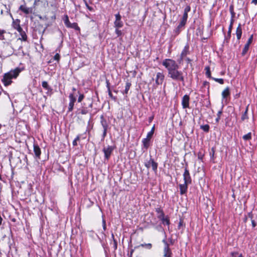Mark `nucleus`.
Returning <instances> with one entry per match:
<instances>
[{
  "label": "nucleus",
  "instance_id": "46",
  "mask_svg": "<svg viewBox=\"0 0 257 257\" xmlns=\"http://www.w3.org/2000/svg\"><path fill=\"white\" fill-rule=\"evenodd\" d=\"M6 33V31L5 30H0V39L1 40H4L5 39L4 38V34Z\"/></svg>",
  "mask_w": 257,
  "mask_h": 257
},
{
  "label": "nucleus",
  "instance_id": "5",
  "mask_svg": "<svg viewBox=\"0 0 257 257\" xmlns=\"http://www.w3.org/2000/svg\"><path fill=\"white\" fill-rule=\"evenodd\" d=\"M162 242L164 243V247L163 249V256L164 257H172L173 253L171 248L169 247V244L166 241V239H164Z\"/></svg>",
  "mask_w": 257,
  "mask_h": 257
},
{
  "label": "nucleus",
  "instance_id": "37",
  "mask_svg": "<svg viewBox=\"0 0 257 257\" xmlns=\"http://www.w3.org/2000/svg\"><path fill=\"white\" fill-rule=\"evenodd\" d=\"M212 80H214L215 81L218 82L221 84H223L224 83V80L222 78H212Z\"/></svg>",
  "mask_w": 257,
  "mask_h": 257
},
{
  "label": "nucleus",
  "instance_id": "20",
  "mask_svg": "<svg viewBox=\"0 0 257 257\" xmlns=\"http://www.w3.org/2000/svg\"><path fill=\"white\" fill-rule=\"evenodd\" d=\"M150 163H151V166L152 168V170L155 172H157L158 164L157 163L155 162L154 160L152 158L150 159Z\"/></svg>",
  "mask_w": 257,
  "mask_h": 257
},
{
  "label": "nucleus",
  "instance_id": "16",
  "mask_svg": "<svg viewBox=\"0 0 257 257\" xmlns=\"http://www.w3.org/2000/svg\"><path fill=\"white\" fill-rule=\"evenodd\" d=\"M151 140L146 138L143 139L142 143H143V149L144 148L146 150H147L150 145Z\"/></svg>",
  "mask_w": 257,
  "mask_h": 257
},
{
  "label": "nucleus",
  "instance_id": "6",
  "mask_svg": "<svg viewBox=\"0 0 257 257\" xmlns=\"http://www.w3.org/2000/svg\"><path fill=\"white\" fill-rule=\"evenodd\" d=\"M114 146H108L103 148L102 151L104 154L105 159L108 160L110 158L111 153L115 149Z\"/></svg>",
  "mask_w": 257,
  "mask_h": 257
},
{
  "label": "nucleus",
  "instance_id": "64",
  "mask_svg": "<svg viewBox=\"0 0 257 257\" xmlns=\"http://www.w3.org/2000/svg\"><path fill=\"white\" fill-rule=\"evenodd\" d=\"M134 251V249H132L130 251V253L129 254V257H133V253Z\"/></svg>",
  "mask_w": 257,
  "mask_h": 257
},
{
  "label": "nucleus",
  "instance_id": "28",
  "mask_svg": "<svg viewBox=\"0 0 257 257\" xmlns=\"http://www.w3.org/2000/svg\"><path fill=\"white\" fill-rule=\"evenodd\" d=\"M68 28L74 29L76 31H79L80 30V28L78 27L76 23H71Z\"/></svg>",
  "mask_w": 257,
  "mask_h": 257
},
{
  "label": "nucleus",
  "instance_id": "35",
  "mask_svg": "<svg viewBox=\"0 0 257 257\" xmlns=\"http://www.w3.org/2000/svg\"><path fill=\"white\" fill-rule=\"evenodd\" d=\"M142 246L147 248V249H150L152 247V244L151 243H144L141 244L140 245L138 246L137 247Z\"/></svg>",
  "mask_w": 257,
  "mask_h": 257
},
{
  "label": "nucleus",
  "instance_id": "52",
  "mask_svg": "<svg viewBox=\"0 0 257 257\" xmlns=\"http://www.w3.org/2000/svg\"><path fill=\"white\" fill-rule=\"evenodd\" d=\"M185 60L188 64H190L191 66H192V64L191 63V62L192 61V59H190L188 57H186L185 58Z\"/></svg>",
  "mask_w": 257,
  "mask_h": 257
},
{
  "label": "nucleus",
  "instance_id": "15",
  "mask_svg": "<svg viewBox=\"0 0 257 257\" xmlns=\"http://www.w3.org/2000/svg\"><path fill=\"white\" fill-rule=\"evenodd\" d=\"M189 53V46L186 44L181 53V59H183Z\"/></svg>",
  "mask_w": 257,
  "mask_h": 257
},
{
  "label": "nucleus",
  "instance_id": "31",
  "mask_svg": "<svg viewBox=\"0 0 257 257\" xmlns=\"http://www.w3.org/2000/svg\"><path fill=\"white\" fill-rule=\"evenodd\" d=\"M249 45H248V44H245L244 48L241 52L242 56H244L246 54L247 52L248 51V50L249 49Z\"/></svg>",
  "mask_w": 257,
  "mask_h": 257
},
{
  "label": "nucleus",
  "instance_id": "45",
  "mask_svg": "<svg viewBox=\"0 0 257 257\" xmlns=\"http://www.w3.org/2000/svg\"><path fill=\"white\" fill-rule=\"evenodd\" d=\"M107 130H105V129L103 130L101 141H103L104 138L106 137V134H107Z\"/></svg>",
  "mask_w": 257,
  "mask_h": 257
},
{
  "label": "nucleus",
  "instance_id": "3",
  "mask_svg": "<svg viewBox=\"0 0 257 257\" xmlns=\"http://www.w3.org/2000/svg\"><path fill=\"white\" fill-rule=\"evenodd\" d=\"M20 20L19 19H16V20H14L12 24L13 27L15 29H16L20 33L21 38H19V39L24 41H27V36L25 32L23 30V29L20 26Z\"/></svg>",
  "mask_w": 257,
  "mask_h": 257
},
{
  "label": "nucleus",
  "instance_id": "50",
  "mask_svg": "<svg viewBox=\"0 0 257 257\" xmlns=\"http://www.w3.org/2000/svg\"><path fill=\"white\" fill-rule=\"evenodd\" d=\"M154 133L151 132H149L148 134H147V138L151 140L153 135H154Z\"/></svg>",
  "mask_w": 257,
  "mask_h": 257
},
{
  "label": "nucleus",
  "instance_id": "23",
  "mask_svg": "<svg viewBox=\"0 0 257 257\" xmlns=\"http://www.w3.org/2000/svg\"><path fill=\"white\" fill-rule=\"evenodd\" d=\"M184 25L179 23L178 26L174 30V33L176 35H178L180 32L182 31V29L184 27Z\"/></svg>",
  "mask_w": 257,
  "mask_h": 257
},
{
  "label": "nucleus",
  "instance_id": "26",
  "mask_svg": "<svg viewBox=\"0 0 257 257\" xmlns=\"http://www.w3.org/2000/svg\"><path fill=\"white\" fill-rule=\"evenodd\" d=\"M123 24L121 20L115 21L114 22V27L115 28H121L123 27Z\"/></svg>",
  "mask_w": 257,
  "mask_h": 257
},
{
  "label": "nucleus",
  "instance_id": "27",
  "mask_svg": "<svg viewBox=\"0 0 257 257\" xmlns=\"http://www.w3.org/2000/svg\"><path fill=\"white\" fill-rule=\"evenodd\" d=\"M248 110V105L246 106L245 111L244 112V113L242 114V115L241 116V119L242 121H243L245 119H247L248 118V117L247 116Z\"/></svg>",
  "mask_w": 257,
  "mask_h": 257
},
{
  "label": "nucleus",
  "instance_id": "19",
  "mask_svg": "<svg viewBox=\"0 0 257 257\" xmlns=\"http://www.w3.org/2000/svg\"><path fill=\"white\" fill-rule=\"evenodd\" d=\"M237 39L239 40L242 35V28L241 24H239L236 30Z\"/></svg>",
  "mask_w": 257,
  "mask_h": 257
},
{
  "label": "nucleus",
  "instance_id": "48",
  "mask_svg": "<svg viewBox=\"0 0 257 257\" xmlns=\"http://www.w3.org/2000/svg\"><path fill=\"white\" fill-rule=\"evenodd\" d=\"M115 21H119L120 20H121V17L119 13H117V14L115 15Z\"/></svg>",
  "mask_w": 257,
  "mask_h": 257
},
{
  "label": "nucleus",
  "instance_id": "29",
  "mask_svg": "<svg viewBox=\"0 0 257 257\" xmlns=\"http://www.w3.org/2000/svg\"><path fill=\"white\" fill-rule=\"evenodd\" d=\"M205 70H206V75L207 77H208L210 79H212V78H213V77L211 76V71H210L209 66L205 67Z\"/></svg>",
  "mask_w": 257,
  "mask_h": 257
},
{
  "label": "nucleus",
  "instance_id": "24",
  "mask_svg": "<svg viewBox=\"0 0 257 257\" xmlns=\"http://www.w3.org/2000/svg\"><path fill=\"white\" fill-rule=\"evenodd\" d=\"M162 221V223L163 224H166L167 225H169L170 223L169 217L167 216L166 217H165V216H163V217L161 218L160 219Z\"/></svg>",
  "mask_w": 257,
  "mask_h": 257
},
{
  "label": "nucleus",
  "instance_id": "14",
  "mask_svg": "<svg viewBox=\"0 0 257 257\" xmlns=\"http://www.w3.org/2000/svg\"><path fill=\"white\" fill-rule=\"evenodd\" d=\"M19 10L27 15L31 14L33 12V9L32 8H27L25 5L20 6Z\"/></svg>",
  "mask_w": 257,
  "mask_h": 257
},
{
  "label": "nucleus",
  "instance_id": "59",
  "mask_svg": "<svg viewBox=\"0 0 257 257\" xmlns=\"http://www.w3.org/2000/svg\"><path fill=\"white\" fill-rule=\"evenodd\" d=\"M229 12L230 13H232L233 12H234V7H233V5H231L230 6H229Z\"/></svg>",
  "mask_w": 257,
  "mask_h": 257
},
{
  "label": "nucleus",
  "instance_id": "62",
  "mask_svg": "<svg viewBox=\"0 0 257 257\" xmlns=\"http://www.w3.org/2000/svg\"><path fill=\"white\" fill-rule=\"evenodd\" d=\"M232 26H233V25H232V24H230L229 28H228V32H230V33H231V30H232Z\"/></svg>",
  "mask_w": 257,
  "mask_h": 257
},
{
  "label": "nucleus",
  "instance_id": "44",
  "mask_svg": "<svg viewBox=\"0 0 257 257\" xmlns=\"http://www.w3.org/2000/svg\"><path fill=\"white\" fill-rule=\"evenodd\" d=\"M253 40V35H250L249 38H248L247 43L246 44H248V45H250V44L252 43Z\"/></svg>",
  "mask_w": 257,
  "mask_h": 257
},
{
  "label": "nucleus",
  "instance_id": "10",
  "mask_svg": "<svg viewBox=\"0 0 257 257\" xmlns=\"http://www.w3.org/2000/svg\"><path fill=\"white\" fill-rule=\"evenodd\" d=\"M189 101L190 97L188 95L185 94L183 96L181 102L183 108L185 109L189 107Z\"/></svg>",
  "mask_w": 257,
  "mask_h": 257
},
{
  "label": "nucleus",
  "instance_id": "8",
  "mask_svg": "<svg viewBox=\"0 0 257 257\" xmlns=\"http://www.w3.org/2000/svg\"><path fill=\"white\" fill-rule=\"evenodd\" d=\"M70 102L68 108V112H71L73 110L74 108V103L76 101V98L73 93H70L69 96Z\"/></svg>",
  "mask_w": 257,
  "mask_h": 257
},
{
  "label": "nucleus",
  "instance_id": "42",
  "mask_svg": "<svg viewBox=\"0 0 257 257\" xmlns=\"http://www.w3.org/2000/svg\"><path fill=\"white\" fill-rule=\"evenodd\" d=\"M113 248L114 251L117 249V242L116 239H114V240L113 241Z\"/></svg>",
  "mask_w": 257,
  "mask_h": 257
},
{
  "label": "nucleus",
  "instance_id": "39",
  "mask_svg": "<svg viewBox=\"0 0 257 257\" xmlns=\"http://www.w3.org/2000/svg\"><path fill=\"white\" fill-rule=\"evenodd\" d=\"M222 111L221 110H219L217 114V117L215 119L216 122H218L220 119V115L222 114Z\"/></svg>",
  "mask_w": 257,
  "mask_h": 257
},
{
  "label": "nucleus",
  "instance_id": "9",
  "mask_svg": "<svg viewBox=\"0 0 257 257\" xmlns=\"http://www.w3.org/2000/svg\"><path fill=\"white\" fill-rule=\"evenodd\" d=\"M93 105V103L91 102L89 105L88 107L85 106L84 105H82L81 108L78 109L77 113L81 114H86L87 113L90 112V110L88 108H92Z\"/></svg>",
  "mask_w": 257,
  "mask_h": 257
},
{
  "label": "nucleus",
  "instance_id": "7",
  "mask_svg": "<svg viewBox=\"0 0 257 257\" xmlns=\"http://www.w3.org/2000/svg\"><path fill=\"white\" fill-rule=\"evenodd\" d=\"M188 165L186 164L184 172L183 173V180L184 182L189 184H192V179L190 174L189 170L187 168Z\"/></svg>",
  "mask_w": 257,
  "mask_h": 257
},
{
  "label": "nucleus",
  "instance_id": "55",
  "mask_svg": "<svg viewBox=\"0 0 257 257\" xmlns=\"http://www.w3.org/2000/svg\"><path fill=\"white\" fill-rule=\"evenodd\" d=\"M248 217L250 219L251 221L252 219H254L253 215L251 212L248 213Z\"/></svg>",
  "mask_w": 257,
  "mask_h": 257
},
{
  "label": "nucleus",
  "instance_id": "30",
  "mask_svg": "<svg viewBox=\"0 0 257 257\" xmlns=\"http://www.w3.org/2000/svg\"><path fill=\"white\" fill-rule=\"evenodd\" d=\"M231 33L230 32H227V35H226L225 34H224V40L223 42V43L225 44V43H228L229 42V40L231 37Z\"/></svg>",
  "mask_w": 257,
  "mask_h": 257
},
{
  "label": "nucleus",
  "instance_id": "11",
  "mask_svg": "<svg viewBox=\"0 0 257 257\" xmlns=\"http://www.w3.org/2000/svg\"><path fill=\"white\" fill-rule=\"evenodd\" d=\"M42 86L43 87V88L47 90V91L46 92V94L47 95L51 96L52 94L53 89L51 87L49 86L47 81H43L42 82Z\"/></svg>",
  "mask_w": 257,
  "mask_h": 257
},
{
  "label": "nucleus",
  "instance_id": "57",
  "mask_svg": "<svg viewBox=\"0 0 257 257\" xmlns=\"http://www.w3.org/2000/svg\"><path fill=\"white\" fill-rule=\"evenodd\" d=\"M151 163H150V160L145 164V167H146L147 168H149L151 167Z\"/></svg>",
  "mask_w": 257,
  "mask_h": 257
},
{
  "label": "nucleus",
  "instance_id": "33",
  "mask_svg": "<svg viewBox=\"0 0 257 257\" xmlns=\"http://www.w3.org/2000/svg\"><path fill=\"white\" fill-rule=\"evenodd\" d=\"M244 141H249L251 139V133L250 132L247 133V134L244 135L242 137Z\"/></svg>",
  "mask_w": 257,
  "mask_h": 257
},
{
  "label": "nucleus",
  "instance_id": "34",
  "mask_svg": "<svg viewBox=\"0 0 257 257\" xmlns=\"http://www.w3.org/2000/svg\"><path fill=\"white\" fill-rule=\"evenodd\" d=\"M200 128L203 130L205 132H208L209 131L210 126L208 124L202 125L200 126Z\"/></svg>",
  "mask_w": 257,
  "mask_h": 257
},
{
  "label": "nucleus",
  "instance_id": "25",
  "mask_svg": "<svg viewBox=\"0 0 257 257\" xmlns=\"http://www.w3.org/2000/svg\"><path fill=\"white\" fill-rule=\"evenodd\" d=\"M132 85V84L130 82L127 81L125 86V89L124 91L122 92L123 94L126 95V97L127 96L126 95L128 93V91L130 89V87Z\"/></svg>",
  "mask_w": 257,
  "mask_h": 257
},
{
  "label": "nucleus",
  "instance_id": "56",
  "mask_svg": "<svg viewBox=\"0 0 257 257\" xmlns=\"http://www.w3.org/2000/svg\"><path fill=\"white\" fill-rule=\"evenodd\" d=\"M202 29L203 28H201V27H199L197 29V31L198 32V33H200V35L202 34L203 33Z\"/></svg>",
  "mask_w": 257,
  "mask_h": 257
},
{
  "label": "nucleus",
  "instance_id": "60",
  "mask_svg": "<svg viewBox=\"0 0 257 257\" xmlns=\"http://www.w3.org/2000/svg\"><path fill=\"white\" fill-rule=\"evenodd\" d=\"M106 87L107 88V90L109 89H110V83L108 80H106Z\"/></svg>",
  "mask_w": 257,
  "mask_h": 257
},
{
  "label": "nucleus",
  "instance_id": "54",
  "mask_svg": "<svg viewBox=\"0 0 257 257\" xmlns=\"http://www.w3.org/2000/svg\"><path fill=\"white\" fill-rule=\"evenodd\" d=\"M41 2V3H43L44 1L43 0H34V5H39V3Z\"/></svg>",
  "mask_w": 257,
  "mask_h": 257
},
{
  "label": "nucleus",
  "instance_id": "17",
  "mask_svg": "<svg viewBox=\"0 0 257 257\" xmlns=\"http://www.w3.org/2000/svg\"><path fill=\"white\" fill-rule=\"evenodd\" d=\"M33 147H34V152L36 157L39 158L41 155V149H40V147H39V146L37 144H34Z\"/></svg>",
  "mask_w": 257,
  "mask_h": 257
},
{
  "label": "nucleus",
  "instance_id": "22",
  "mask_svg": "<svg viewBox=\"0 0 257 257\" xmlns=\"http://www.w3.org/2000/svg\"><path fill=\"white\" fill-rule=\"evenodd\" d=\"M230 91L229 88L227 87L222 92V97L223 99L226 98L227 97L230 95Z\"/></svg>",
  "mask_w": 257,
  "mask_h": 257
},
{
  "label": "nucleus",
  "instance_id": "36",
  "mask_svg": "<svg viewBox=\"0 0 257 257\" xmlns=\"http://www.w3.org/2000/svg\"><path fill=\"white\" fill-rule=\"evenodd\" d=\"M215 152V148L212 147L210 152V156L211 159H214V154Z\"/></svg>",
  "mask_w": 257,
  "mask_h": 257
},
{
  "label": "nucleus",
  "instance_id": "51",
  "mask_svg": "<svg viewBox=\"0 0 257 257\" xmlns=\"http://www.w3.org/2000/svg\"><path fill=\"white\" fill-rule=\"evenodd\" d=\"M187 20L186 19L182 18L180 23L185 26L186 25V24Z\"/></svg>",
  "mask_w": 257,
  "mask_h": 257
},
{
  "label": "nucleus",
  "instance_id": "49",
  "mask_svg": "<svg viewBox=\"0 0 257 257\" xmlns=\"http://www.w3.org/2000/svg\"><path fill=\"white\" fill-rule=\"evenodd\" d=\"M60 58V56L58 53H56L54 56V59L57 61H59Z\"/></svg>",
  "mask_w": 257,
  "mask_h": 257
},
{
  "label": "nucleus",
  "instance_id": "1",
  "mask_svg": "<svg viewBox=\"0 0 257 257\" xmlns=\"http://www.w3.org/2000/svg\"><path fill=\"white\" fill-rule=\"evenodd\" d=\"M162 64L168 71V77L172 78L173 80L181 82L183 85H185V78L183 72L179 71V65L175 61L171 59H166Z\"/></svg>",
  "mask_w": 257,
  "mask_h": 257
},
{
  "label": "nucleus",
  "instance_id": "32",
  "mask_svg": "<svg viewBox=\"0 0 257 257\" xmlns=\"http://www.w3.org/2000/svg\"><path fill=\"white\" fill-rule=\"evenodd\" d=\"M63 21H64L65 26L68 28V26L71 24V23L70 22V21L69 20V18L67 15L64 16V18L63 19Z\"/></svg>",
  "mask_w": 257,
  "mask_h": 257
},
{
  "label": "nucleus",
  "instance_id": "63",
  "mask_svg": "<svg viewBox=\"0 0 257 257\" xmlns=\"http://www.w3.org/2000/svg\"><path fill=\"white\" fill-rule=\"evenodd\" d=\"M182 18H185V19H186L187 20V19H188V14L184 13Z\"/></svg>",
  "mask_w": 257,
  "mask_h": 257
},
{
  "label": "nucleus",
  "instance_id": "18",
  "mask_svg": "<svg viewBox=\"0 0 257 257\" xmlns=\"http://www.w3.org/2000/svg\"><path fill=\"white\" fill-rule=\"evenodd\" d=\"M100 123L103 130H107L108 127V123L102 115L100 116Z\"/></svg>",
  "mask_w": 257,
  "mask_h": 257
},
{
  "label": "nucleus",
  "instance_id": "41",
  "mask_svg": "<svg viewBox=\"0 0 257 257\" xmlns=\"http://www.w3.org/2000/svg\"><path fill=\"white\" fill-rule=\"evenodd\" d=\"M107 91H108L109 96L110 98H111L112 99H113L114 100H116V97L115 96H113L112 92L110 90V89H108Z\"/></svg>",
  "mask_w": 257,
  "mask_h": 257
},
{
  "label": "nucleus",
  "instance_id": "4",
  "mask_svg": "<svg viewBox=\"0 0 257 257\" xmlns=\"http://www.w3.org/2000/svg\"><path fill=\"white\" fill-rule=\"evenodd\" d=\"M14 53L13 48L8 43L5 44L3 47L2 51V54L4 57H9L11 56Z\"/></svg>",
  "mask_w": 257,
  "mask_h": 257
},
{
  "label": "nucleus",
  "instance_id": "12",
  "mask_svg": "<svg viewBox=\"0 0 257 257\" xmlns=\"http://www.w3.org/2000/svg\"><path fill=\"white\" fill-rule=\"evenodd\" d=\"M189 185V184L185 182H184L183 184H179V186L180 189V193L181 195H184L187 193L188 186Z\"/></svg>",
  "mask_w": 257,
  "mask_h": 257
},
{
  "label": "nucleus",
  "instance_id": "21",
  "mask_svg": "<svg viewBox=\"0 0 257 257\" xmlns=\"http://www.w3.org/2000/svg\"><path fill=\"white\" fill-rule=\"evenodd\" d=\"M156 212L158 214V218L160 219L161 218L165 216V214L162 209L161 207H157L155 208Z\"/></svg>",
  "mask_w": 257,
  "mask_h": 257
},
{
  "label": "nucleus",
  "instance_id": "38",
  "mask_svg": "<svg viewBox=\"0 0 257 257\" xmlns=\"http://www.w3.org/2000/svg\"><path fill=\"white\" fill-rule=\"evenodd\" d=\"M78 93H79V97H78V102H81L82 101V100L83 99V98H84V95L83 94H81L79 93V92L78 91Z\"/></svg>",
  "mask_w": 257,
  "mask_h": 257
},
{
  "label": "nucleus",
  "instance_id": "61",
  "mask_svg": "<svg viewBox=\"0 0 257 257\" xmlns=\"http://www.w3.org/2000/svg\"><path fill=\"white\" fill-rule=\"evenodd\" d=\"M203 86L205 87L206 86H208V88H209V83L207 81H204L203 83Z\"/></svg>",
  "mask_w": 257,
  "mask_h": 257
},
{
  "label": "nucleus",
  "instance_id": "58",
  "mask_svg": "<svg viewBox=\"0 0 257 257\" xmlns=\"http://www.w3.org/2000/svg\"><path fill=\"white\" fill-rule=\"evenodd\" d=\"M251 221V225L252 227H255L256 225V223L255 222V221L254 219H252Z\"/></svg>",
  "mask_w": 257,
  "mask_h": 257
},
{
  "label": "nucleus",
  "instance_id": "2",
  "mask_svg": "<svg viewBox=\"0 0 257 257\" xmlns=\"http://www.w3.org/2000/svg\"><path fill=\"white\" fill-rule=\"evenodd\" d=\"M23 69L20 67H17L13 70H11L9 72L5 73L2 81L5 86H7L11 84L12 83V79L16 78L19 74L22 71Z\"/></svg>",
  "mask_w": 257,
  "mask_h": 257
},
{
  "label": "nucleus",
  "instance_id": "13",
  "mask_svg": "<svg viewBox=\"0 0 257 257\" xmlns=\"http://www.w3.org/2000/svg\"><path fill=\"white\" fill-rule=\"evenodd\" d=\"M164 79V75L161 72H158L156 75L155 82L157 85L162 84Z\"/></svg>",
  "mask_w": 257,
  "mask_h": 257
},
{
  "label": "nucleus",
  "instance_id": "43",
  "mask_svg": "<svg viewBox=\"0 0 257 257\" xmlns=\"http://www.w3.org/2000/svg\"><path fill=\"white\" fill-rule=\"evenodd\" d=\"M83 1L85 3V6H86V8L88 9V10H89V11H92L93 10V8L91 7H90L88 5V4L86 0H83Z\"/></svg>",
  "mask_w": 257,
  "mask_h": 257
},
{
  "label": "nucleus",
  "instance_id": "47",
  "mask_svg": "<svg viewBox=\"0 0 257 257\" xmlns=\"http://www.w3.org/2000/svg\"><path fill=\"white\" fill-rule=\"evenodd\" d=\"M190 11H191V7H190V6L188 5L185 8L184 13L188 14V13Z\"/></svg>",
  "mask_w": 257,
  "mask_h": 257
},
{
  "label": "nucleus",
  "instance_id": "40",
  "mask_svg": "<svg viewBox=\"0 0 257 257\" xmlns=\"http://www.w3.org/2000/svg\"><path fill=\"white\" fill-rule=\"evenodd\" d=\"M119 28H115V33L117 35V37H120L122 36V32L119 30Z\"/></svg>",
  "mask_w": 257,
  "mask_h": 257
},
{
  "label": "nucleus",
  "instance_id": "53",
  "mask_svg": "<svg viewBox=\"0 0 257 257\" xmlns=\"http://www.w3.org/2000/svg\"><path fill=\"white\" fill-rule=\"evenodd\" d=\"M230 255L232 257H237L238 253L236 251H233L231 252Z\"/></svg>",
  "mask_w": 257,
  "mask_h": 257
}]
</instances>
